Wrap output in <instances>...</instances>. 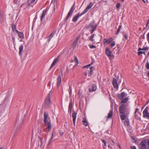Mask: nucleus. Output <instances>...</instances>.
<instances>
[{
    "mask_svg": "<svg viewBox=\"0 0 149 149\" xmlns=\"http://www.w3.org/2000/svg\"><path fill=\"white\" fill-rule=\"evenodd\" d=\"M120 115L121 120H125L124 123L125 126L128 127L130 125V121L128 117L129 112L127 110L126 105L124 104H122L119 108Z\"/></svg>",
    "mask_w": 149,
    "mask_h": 149,
    "instance_id": "obj_1",
    "label": "nucleus"
},
{
    "mask_svg": "<svg viewBox=\"0 0 149 149\" xmlns=\"http://www.w3.org/2000/svg\"><path fill=\"white\" fill-rule=\"evenodd\" d=\"M43 120L44 125L46 127L45 129H47L49 131L52 128L51 124L48 113L45 112L44 113Z\"/></svg>",
    "mask_w": 149,
    "mask_h": 149,
    "instance_id": "obj_2",
    "label": "nucleus"
},
{
    "mask_svg": "<svg viewBox=\"0 0 149 149\" xmlns=\"http://www.w3.org/2000/svg\"><path fill=\"white\" fill-rule=\"evenodd\" d=\"M51 91L48 94L47 96L46 97L45 102L43 104V106L45 109H48L50 108L51 104V102L50 100V93Z\"/></svg>",
    "mask_w": 149,
    "mask_h": 149,
    "instance_id": "obj_3",
    "label": "nucleus"
},
{
    "mask_svg": "<svg viewBox=\"0 0 149 149\" xmlns=\"http://www.w3.org/2000/svg\"><path fill=\"white\" fill-rule=\"evenodd\" d=\"M75 5V2H74L73 6L71 7L70 11H69V13H68V15L67 16L65 19V21L66 22L67 21L69 17L70 16H71L72 15V13L73 12V11L74 10V7Z\"/></svg>",
    "mask_w": 149,
    "mask_h": 149,
    "instance_id": "obj_4",
    "label": "nucleus"
},
{
    "mask_svg": "<svg viewBox=\"0 0 149 149\" xmlns=\"http://www.w3.org/2000/svg\"><path fill=\"white\" fill-rule=\"evenodd\" d=\"M105 53L110 59H112L113 58V55L112 54V52L109 50V48L107 47L106 48Z\"/></svg>",
    "mask_w": 149,
    "mask_h": 149,
    "instance_id": "obj_5",
    "label": "nucleus"
},
{
    "mask_svg": "<svg viewBox=\"0 0 149 149\" xmlns=\"http://www.w3.org/2000/svg\"><path fill=\"white\" fill-rule=\"evenodd\" d=\"M97 25L94 21L92 22L87 27V29L91 28V29L95 30L97 27Z\"/></svg>",
    "mask_w": 149,
    "mask_h": 149,
    "instance_id": "obj_6",
    "label": "nucleus"
},
{
    "mask_svg": "<svg viewBox=\"0 0 149 149\" xmlns=\"http://www.w3.org/2000/svg\"><path fill=\"white\" fill-rule=\"evenodd\" d=\"M149 109V107H146L144 110L143 111V113L144 117H147L149 118V113L148 112V110Z\"/></svg>",
    "mask_w": 149,
    "mask_h": 149,
    "instance_id": "obj_7",
    "label": "nucleus"
},
{
    "mask_svg": "<svg viewBox=\"0 0 149 149\" xmlns=\"http://www.w3.org/2000/svg\"><path fill=\"white\" fill-rule=\"evenodd\" d=\"M93 6V4L92 2H91L87 6L86 9L82 12L84 14L87 12L88 10Z\"/></svg>",
    "mask_w": 149,
    "mask_h": 149,
    "instance_id": "obj_8",
    "label": "nucleus"
},
{
    "mask_svg": "<svg viewBox=\"0 0 149 149\" xmlns=\"http://www.w3.org/2000/svg\"><path fill=\"white\" fill-rule=\"evenodd\" d=\"M84 13L82 12L80 14L79 13L77 15H75L73 17L72 19V21L74 22L77 21L78 18L82 15H84Z\"/></svg>",
    "mask_w": 149,
    "mask_h": 149,
    "instance_id": "obj_9",
    "label": "nucleus"
},
{
    "mask_svg": "<svg viewBox=\"0 0 149 149\" xmlns=\"http://www.w3.org/2000/svg\"><path fill=\"white\" fill-rule=\"evenodd\" d=\"M60 58V56H58L57 57L55 58L54 60L51 67H50L49 70H50L52 67L55 65L56 64V63H57L59 59Z\"/></svg>",
    "mask_w": 149,
    "mask_h": 149,
    "instance_id": "obj_10",
    "label": "nucleus"
},
{
    "mask_svg": "<svg viewBox=\"0 0 149 149\" xmlns=\"http://www.w3.org/2000/svg\"><path fill=\"white\" fill-rule=\"evenodd\" d=\"M97 86L95 84H92L89 87V90L90 92H92L96 90Z\"/></svg>",
    "mask_w": 149,
    "mask_h": 149,
    "instance_id": "obj_11",
    "label": "nucleus"
},
{
    "mask_svg": "<svg viewBox=\"0 0 149 149\" xmlns=\"http://www.w3.org/2000/svg\"><path fill=\"white\" fill-rule=\"evenodd\" d=\"M113 38L111 37L110 38L108 39L104 38V39L103 43L104 44H105L106 43L109 44L111 42L113 41Z\"/></svg>",
    "mask_w": 149,
    "mask_h": 149,
    "instance_id": "obj_12",
    "label": "nucleus"
},
{
    "mask_svg": "<svg viewBox=\"0 0 149 149\" xmlns=\"http://www.w3.org/2000/svg\"><path fill=\"white\" fill-rule=\"evenodd\" d=\"M112 84L114 87L116 88H118V84L117 83L116 79L114 78Z\"/></svg>",
    "mask_w": 149,
    "mask_h": 149,
    "instance_id": "obj_13",
    "label": "nucleus"
},
{
    "mask_svg": "<svg viewBox=\"0 0 149 149\" xmlns=\"http://www.w3.org/2000/svg\"><path fill=\"white\" fill-rule=\"evenodd\" d=\"M77 113L76 112H74L72 114V117L73 118V121L74 124V125H75V120L76 118V115Z\"/></svg>",
    "mask_w": 149,
    "mask_h": 149,
    "instance_id": "obj_14",
    "label": "nucleus"
},
{
    "mask_svg": "<svg viewBox=\"0 0 149 149\" xmlns=\"http://www.w3.org/2000/svg\"><path fill=\"white\" fill-rule=\"evenodd\" d=\"M72 100H71V101L70 102L69 104V108H68V112H70V114H71L72 109Z\"/></svg>",
    "mask_w": 149,
    "mask_h": 149,
    "instance_id": "obj_15",
    "label": "nucleus"
},
{
    "mask_svg": "<svg viewBox=\"0 0 149 149\" xmlns=\"http://www.w3.org/2000/svg\"><path fill=\"white\" fill-rule=\"evenodd\" d=\"M79 39V37H77V38L74 41V42L72 44V47L74 49L76 47L78 43Z\"/></svg>",
    "mask_w": 149,
    "mask_h": 149,
    "instance_id": "obj_16",
    "label": "nucleus"
},
{
    "mask_svg": "<svg viewBox=\"0 0 149 149\" xmlns=\"http://www.w3.org/2000/svg\"><path fill=\"white\" fill-rule=\"evenodd\" d=\"M125 96V93L124 92H123L120 94V95H118V97L119 98L120 100H122L123 98Z\"/></svg>",
    "mask_w": 149,
    "mask_h": 149,
    "instance_id": "obj_17",
    "label": "nucleus"
},
{
    "mask_svg": "<svg viewBox=\"0 0 149 149\" xmlns=\"http://www.w3.org/2000/svg\"><path fill=\"white\" fill-rule=\"evenodd\" d=\"M61 81V78L60 75H59L57 78V85L59 86Z\"/></svg>",
    "mask_w": 149,
    "mask_h": 149,
    "instance_id": "obj_18",
    "label": "nucleus"
},
{
    "mask_svg": "<svg viewBox=\"0 0 149 149\" xmlns=\"http://www.w3.org/2000/svg\"><path fill=\"white\" fill-rule=\"evenodd\" d=\"M23 45L22 44L19 47V54L22 55V52L23 51Z\"/></svg>",
    "mask_w": 149,
    "mask_h": 149,
    "instance_id": "obj_19",
    "label": "nucleus"
},
{
    "mask_svg": "<svg viewBox=\"0 0 149 149\" xmlns=\"http://www.w3.org/2000/svg\"><path fill=\"white\" fill-rule=\"evenodd\" d=\"M47 13V9L45 10H44L43 11L40 20L41 21H42L43 18L45 17Z\"/></svg>",
    "mask_w": 149,
    "mask_h": 149,
    "instance_id": "obj_20",
    "label": "nucleus"
},
{
    "mask_svg": "<svg viewBox=\"0 0 149 149\" xmlns=\"http://www.w3.org/2000/svg\"><path fill=\"white\" fill-rule=\"evenodd\" d=\"M16 31L18 33L19 37L21 38H24V35L23 33L21 32H19L17 30H16Z\"/></svg>",
    "mask_w": 149,
    "mask_h": 149,
    "instance_id": "obj_21",
    "label": "nucleus"
},
{
    "mask_svg": "<svg viewBox=\"0 0 149 149\" xmlns=\"http://www.w3.org/2000/svg\"><path fill=\"white\" fill-rule=\"evenodd\" d=\"M146 143L144 141H142L141 143V149L146 148Z\"/></svg>",
    "mask_w": 149,
    "mask_h": 149,
    "instance_id": "obj_22",
    "label": "nucleus"
},
{
    "mask_svg": "<svg viewBox=\"0 0 149 149\" xmlns=\"http://www.w3.org/2000/svg\"><path fill=\"white\" fill-rule=\"evenodd\" d=\"M113 111L111 110L109 112L107 116V117L106 118L107 119L108 118H111L113 116Z\"/></svg>",
    "mask_w": 149,
    "mask_h": 149,
    "instance_id": "obj_23",
    "label": "nucleus"
},
{
    "mask_svg": "<svg viewBox=\"0 0 149 149\" xmlns=\"http://www.w3.org/2000/svg\"><path fill=\"white\" fill-rule=\"evenodd\" d=\"M94 69V68L93 67H91L90 68L89 74L88 76L91 77L93 73V71Z\"/></svg>",
    "mask_w": 149,
    "mask_h": 149,
    "instance_id": "obj_24",
    "label": "nucleus"
},
{
    "mask_svg": "<svg viewBox=\"0 0 149 149\" xmlns=\"http://www.w3.org/2000/svg\"><path fill=\"white\" fill-rule=\"evenodd\" d=\"M82 122L83 123L84 125L85 126H87L88 125L87 121L86 120V118H83Z\"/></svg>",
    "mask_w": 149,
    "mask_h": 149,
    "instance_id": "obj_25",
    "label": "nucleus"
},
{
    "mask_svg": "<svg viewBox=\"0 0 149 149\" xmlns=\"http://www.w3.org/2000/svg\"><path fill=\"white\" fill-rule=\"evenodd\" d=\"M35 0H28L27 1V6H30L32 3L35 2Z\"/></svg>",
    "mask_w": 149,
    "mask_h": 149,
    "instance_id": "obj_26",
    "label": "nucleus"
},
{
    "mask_svg": "<svg viewBox=\"0 0 149 149\" xmlns=\"http://www.w3.org/2000/svg\"><path fill=\"white\" fill-rule=\"evenodd\" d=\"M38 138L39 139V141H40V143H38V146H40V147H41L42 144V141H43V139L40 136L38 137Z\"/></svg>",
    "mask_w": 149,
    "mask_h": 149,
    "instance_id": "obj_27",
    "label": "nucleus"
},
{
    "mask_svg": "<svg viewBox=\"0 0 149 149\" xmlns=\"http://www.w3.org/2000/svg\"><path fill=\"white\" fill-rule=\"evenodd\" d=\"M6 18V17L3 15H0V21H1L3 22Z\"/></svg>",
    "mask_w": 149,
    "mask_h": 149,
    "instance_id": "obj_28",
    "label": "nucleus"
},
{
    "mask_svg": "<svg viewBox=\"0 0 149 149\" xmlns=\"http://www.w3.org/2000/svg\"><path fill=\"white\" fill-rule=\"evenodd\" d=\"M11 26H12V30L13 31H16V30H17L16 29V26L15 25H14V24H12L11 25Z\"/></svg>",
    "mask_w": 149,
    "mask_h": 149,
    "instance_id": "obj_29",
    "label": "nucleus"
},
{
    "mask_svg": "<svg viewBox=\"0 0 149 149\" xmlns=\"http://www.w3.org/2000/svg\"><path fill=\"white\" fill-rule=\"evenodd\" d=\"M128 100V98L127 97H126L123 99L121 102V103H126Z\"/></svg>",
    "mask_w": 149,
    "mask_h": 149,
    "instance_id": "obj_30",
    "label": "nucleus"
},
{
    "mask_svg": "<svg viewBox=\"0 0 149 149\" xmlns=\"http://www.w3.org/2000/svg\"><path fill=\"white\" fill-rule=\"evenodd\" d=\"M121 27H122V26H121V25L119 26V28L117 30L116 32V33L115 34H118L119 33V32H120V29H121Z\"/></svg>",
    "mask_w": 149,
    "mask_h": 149,
    "instance_id": "obj_31",
    "label": "nucleus"
},
{
    "mask_svg": "<svg viewBox=\"0 0 149 149\" xmlns=\"http://www.w3.org/2000/svg\"><path fill=\"white\" fill-rule=\"evenodd\" d=\"M54 33H53V32L47 38H49L48 40L49 41H50V40H51V38L53 36V35H54Z\"/></svg>",
    "mask_w": 149,
    "mask_h": 149,
    "instance_id": "obj_32",
    "label": "nucleus"
},
{
    "mask_svg": "<svg viewBox=\"0 0 149 149\" xmlns=\"http://www.w3.org/2000/svg\"><path fill=\"white\" fill-rule=\"evenodd\" d=\"M123 35L124 36V39L123 40H127L128 39V35L126 34H123Z\"/></svg>",
    "mask_w": 149,
    "mask_h": 149,
    "instance_id": "obj_33",
    "label": "nucleus"
},
{
    "mask_svg": "<svg viewBox=\"0 0 149 149\" xmlns=\"http://www.w3.org/2000/svg\"><path fill=\"white\" fill-rule=\"evenodd\" d=\"M69 94L70 96H71L72 95V87L70 86H69Z\"/></svg>",
    "mask_w": 149,
    "mask_h": 149,
    "instance_id": "obj_34",
    "label": "nucleus"
},
{
    "mask_svg": "<svg viewBox=\"0 0 149 149\" xmlns=\"http://www.w3.org/2000/svg\"><path fill=\"white\" fill-rule=\"evenodd\" d=\"M93 63V62H92L91 63L87 65H86L85 66H84L83 67V68H88V67H89L90 66H91L92 64Z\"/></svg>",
    "mask_w": 149,
    "mask_h": 149,
    "instance_id": "obj_35",
    "label": "nucleus"
},
{
    "mask_svg": "<svg viewBox=\"0 0 149 149\" xmlns=\"http://www.w3.org/2000/svg\"><path fill=\"white\" fill-rule=\"evenodd\" d=\"M144 54V55L146 54L145 52H142L140 51L138 53V55H140V54Z\"/></svg>",
    "mask_w": 149,
    "mask_h": 149,
    "instance_id": "obj_36",
    "label": "nucleus"
},
{
    "mask_svg": "<svg viewBox=\"0 0 149 149\" xmlns=\"http://www.w3.org/2000/svg\"><path fill=\"white\" fill-rule=\"evenodd\" d=\"M74 61L76 63V64L77 65L78 64V61L77 57L76 56L74 57Z\"/></svg>",
    "mask_w": 149,
    "mask_h": 149,
    "instance_id": "obj_37",
    "label": "nucleus"
},
{
    "mask_svg": "<svg viewBox=\"0 0 149 149\" xmlns=\"http://www.w3.org/2000/svg\"><path fill=\"white\" fill-rule=\"evenodd\" d=\"M139 110V109L138 108H136L135 109V111L134 112V116L135 117H136L137 116V115H136V113Z\"/></svg>",
    "mask_w": 149,
    "mask_h": 149,
    "instance_id": "obj_38",
    "label": "nucleus"
},
{
    "mask_svg": "<svg viewBox=\"0 0 149 149\" xmlns=\"http://www.w3.org/2000/svg\"><path fill=\"white\" fill-rule=\"evenodd\" d=\"M116 43L115 41H113L111 44V47L115 45Z\"/></svg>",
    "mask_w": 149,
    "mask_h": 149,
    "instance_id": "obj_39",
    "label": "nucleus"
},
{
    "mask_svg": "<svg viewBox=\"0 0 149 149\" xmlns=\"http://www.w3.org/2000/svg\"><path fill=\"white\" fill-rule=\"evenodd\" d=\"M120 6V3H118L116 5V8L117 9H119Z\"/></svg>",
    "mask_w": 149,
    "mask_h": 149,
    "instance_id": "obj_40",
    "label": "nucleus"
},
{
    "mask_svg": "<svg viewBox=\"0 0 149 149\" xmlns=\"http://www.w3.org/2000/svg\"><path fill=\"white\" fill-rule=\"evenodd\" d=\"M102 142L104 143V146H107V142L105 141L104 139H102Z\"/></svg>",
    "mask_w": 149,
    "mask_h": 149,
    "instance_id": "obj_41",
    "label": "nucleus"
},
{
    "mask_svg": "<svg viewBox=\"0 0 149 149\" xmlns=\"http://www.w3.org/2000/svg\"><path fill=\"white\" fill-rule=\"evenodd\" d=\"M148 49H149L148 47H144L143 48V50H148Z\"/></svg>",
    "mask_w": 149,
    "mask_h": 149,
    "instance_id": "obj_42",
    "label": "nucleus"
},
{
    "mask_svg": "<svg viewBox=\"0 0 149 149\" xmlns=\"http://www.w3.org/2000/svg\"><path fill=\"white\" fill-rule=\"evenodd\" d=\"M147 40L149 42V32L148 33L147 35Z\"/></svg>",
    "mask_w": 149,
    "mask_h": 149,
    "instance_id": "obj_43",
    "label": "nucleus"
},
{
    "mask_svg": "<svg viewBox=\"0 0 149 149\" xmlns=\"http://www.w3.org/2000/svg\"><path fill=\"white\" fill-rule=\"evenodd\" d=\"M146 67L147 69H149V63L148 62L147 63Z\"/></svg>",
    "mask_w": 149,
    "mask_h": 149,
    "instance_id": "obj_44",
    "label": "nucleus"
},
{
    "mask_svg": "<svg viewBox=\"0 0 149 149\" xmlns=\"http://www.w3.org/2000/svg\"><path fill=\"white\" fill-rule=\"evenodd\" d=\"M96 47L95 46V45H92V46H91L90 47V48H95Z\"/></svg>",
    "mask_w": 149,
    "mask_h": 149,
    "instance_id": "obj_45",
    "label": "nucleus"
},
{
    "mask_svg": "<svg viewBox=\"0 0 149 149\" xmlns=\"http://www.w3.org/2000/svg\"><path fill=\"white\" fill-rule=\"evenodd\" d=\"M93 37L91 36L89 38V40L91 41H93L94 40L93 39Z\"/></svg>",
    "mask_w": 149,
    "mask_h": 149,
    "instance_id": "obj_46",
    "label": "nucleus"
},
{
    "mask_svg": "<svg viewBox=\"0 0 149 149\" xmlns=\"http://www.w3.org/2000/svg\"><path fill=\"white\" fill-rule=\"evenodd\" d=\"M12 39H13V43L14 45H15V38L14 37H13Z\"/></svg>",
    "mask_w": 149,
    "mask_h": 149,
    "instance_id": "obj_47",
    "label": "nucleus"
},
{
    "mask_svg": "<svg viewBox=\"0 0 149 149\" xmlns=\"http://www.w3.org/2000/svg\"><path fill=\"white\" fill-rule=\"evenodd\" d=\"M131 148L132 149H136V147L135 146H131Z\"/></svg>",
    "mask_w": 149,
    "mask_h": 149,
    "instance_id": "obj_48",
    "label": "nucleus"
},
{
    "mask_svg": "<svg viewBox=\"0 0 149 149\" xmlns=\"http://www.w3.org/2000/svg\"><path fill=\"white\" fill-rule=\"evenodd\" d=\"M95 30V29H91L90 31L91 32V33L93 34L94 31Z\"/></svg>",
    "mask_w": 149,
    "mask_h": 149,
    "instance_id": "obj_49",
    "label": "nucleus"
},
{
    "mask_svg": "<svg viewBox=\"0 0 149 149\" xmlns=\"http://www.w3.org/2000/svg\"><path fill=\"white\" fill-rule=\"evenodd\" d=\"M81 93H80V91L79 90V92H78V95L79 96V97H80L81 96Z\"/></svg>",
    "mask_w": 149,
    "mask_h": 149,
    "instance_id": "obj_50",
    "label": "nucleus"
},
{
    "mask_svg": "<svg viewBox=\"0 0 149 149\" xmlns=\"http://www.w3.org/2000/svg\"><path fill=\"white\" fill-rule=\"evenodd\" d=\"M60 134L61 136H62L63 134V133L62 132H60Z\"/></svg>",
    "mask_w": 149,
    "mask_h": 149,
    "instance_id": "obj_51",
    "label": "nucleus"
},
{
    "mask_svg": "<svg viewBox=\"0 0 149 149\" xmlns=\"http://www.w3.org/2000/svg\"><path fill=\"white\" fill-rule=\"evenodd\" d=\"M58 0H52V1L54 3H55Z\"/></svg>",
    "mask_w": 149,
    "mask_h": 149,
    "instance_id": "obj_52",
    "label": "nucleus"
},
{
    "mask_svg": "<svg viewBox=\"0 0 149 149\" xmlns=\"http://www.w3.org/2000/svg\"><path fill=\"white\" fill-rule=\"evenodd\" d=\"M51 142V141H50L49 140V141H48V146H49Z\"/></svg>",
    "mask_w": 149,
    "mask_h": 149,
    "instance_id": "obj_53",
    "label": "nucleus"
},
{
    "mask_svg": "<svg viewBox=\"0 0 149 149\" xmlns=\"http://www.w3.org/2000/svg\"><path fill=\"white\" fill-rule=\"evenodd\" d=\"M141 50H143V48H141L140 47H139V49H138V51H141Z\"/></svg>",
    "mask_w": 149,
    "mask_h": 149,
    "instance_id": "obj_54",
    "label": "nucleus"
},
{
    "mask_svg": "<svg viewBox=\"0 0 149 149\" xmlns=\"http://www.w3.org/2000/svg\"><path fill=\"white\" fill-rule=\"evenodd\" d=\"M84 75L85 76H87V72H84Z\"/></svg>",
    "mask_w": 149,
    "mask_h": 149,
    "instance_id": "obj_55",
    "label": "nucleus"
},
{
    "mask_svg": "<svg viewBox=\"0 0 149 149\" xmlns=\"http://www.w3.org/2000/svg\"><path fill=\"white\" fill-rule=\"evenodd\" d=\"M149 102V100L146 102L145 106H146Z\"/></svg>",
    "mask_w": 149,
    "mask_h": 149,
    "instance_id": "obj_56",
    "label": "nucleus"
},
{
    "mask_svg": "<svg viewBox=\"0 0 149 149\" xmlns=\"http://www.w3.org/2000/svg\"><path fill=\"white\" fill-rule=\"evenodd\" d=\"M51 137H53V138H54V135H53V132H52V135Z\"/></svg>",
    "mask_w": 149,
    "mask_h": 149,
    "instance_id": "obj_57",
    "label": "nucleus"
},
{
    "mask_svg": "<svg viewBox=\"0 0 149 149\" xmlns=\"http://www.w3.org/2000/svg\"><path fill=\"white\" fill-rule=\"evenodd\" d=\"M117 47L118 48H120V46L119 45H117Z\"/></svg>",
    "mask_w": 149,
    "mask_h": 149,
    "instance_id": "obj_58",
    "label": "nucleus"
},
{
    "mask_svg": "<svg viewBox=\"0 0 149 149\" xmlns=\"http://www.w3.org/2000/svg\"><path fill=\"white\" fill-rule=\"evenodd\" d=\"M148 24H148V23H147V24H146V27H147L148 26Z\"/></svg>",
    "mask_w": 149,
    "mask_h": 149,
    "instance_id": "obj_59",
    "label": "nucleus"
},
{
    "mask_svg": "<svg viewBox=\"0 0 149 149\" xmlns=\"http://www.w3.org/2000/svg\"><path fill=\"white\" fill-rule=\"evenodd\" d=\"M53 138V137H51L49 140L52 141Z\"/></svg>",
    "mask_w": 149,
    "mask_h": 149,
    "instance_id": "obj_60",
    "label": "nucleus"
},
{
    "mask_svg": "<svg viewBox=\"0 0 149 149\" xmlns=\"http://www.w3.org/2000/svg\"><path fill=\"white\" fill-rule=\"evenodd\" d=\"M108 147L109 148L110 147L111 149H112V148L111 146H110V145H108Z\"/></svg>",
    "mask_w": 149,
    "mask_h": 149,
    "instance_id": "obj_61",
    "label": "nucleus"
},
{
    "mask_svg": "<svg viewBox=\"0 0 149 149\" xmlns=\"http://www.w3.org/2000/svg\"><path fill=\"white\" fill-rule=\"evenodd\" d=\"M118 147H119L120 149L121 146H120V145L119 144H118Z\"/></svg>",
    "mask_w": 149,
    "mask_h": 149,
    "instance_id": "obj_62",
    "label": "nucleus"
},
{
    "mask_svg": "<svg viewBox=\"0 0 149 149\" xmlns=\"http://www.w3.org/2000/svg\"><path fill=\"white\" fill-rule=\"evenodd\" d=\"M95 35L94 34H93L91 36L93 38L94 37Z\"/></svg>",
    "mask_w": 149,
    "mask_h": 149,
    "instance_id": "obj_63",
    "label": "nucleus"
},
{
    "mask_svg": "<svg viewBox=\"0 0 149 149\" xmlns=\"http://www.w3.org/2000/svg\"><path fill=\"white\" fill-rule=\"evenodd\" d=\"M148 147H149V140H148Z\"/></svg>",
    "mask_w": 149,
    "mask_h": 149,
    "instance_id": "obj_64",
    "label": "nucleus"
}]
</instances>
